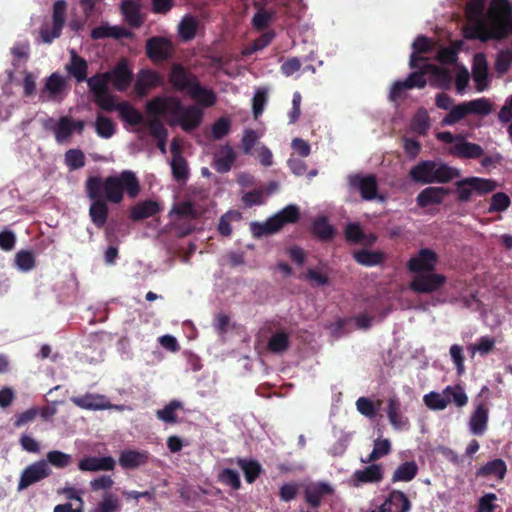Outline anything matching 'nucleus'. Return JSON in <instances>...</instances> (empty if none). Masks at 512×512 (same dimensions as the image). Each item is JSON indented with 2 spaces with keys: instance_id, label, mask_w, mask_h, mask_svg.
Masks as SVG:
<instances>
[{
  "instance_id": "1",
  "label": "nucleus",
  "mask_w": 512,
  "mask_h": 512,
  "mask_svg": "<svg viewBox=\"0 0 512 512\" xmlns=\"http://www.w3.org/2000/svg\"><path fill=\"white\" fill-rule=\"evenodd\" d=\"M148 108L154 114H171L185 132L196 129L203 119V112L199 107L183 106L176 97H154L148 101Z\"/></svg>"
},
{
  "instance_id": "2",
  "label": "nucleus",
  "mask_w": 512,
  "mask_h": 512,
  "mask_svg": "<svg viewBox=\"0 0 512 512\" xmlns=\"http://www.w3.org/2000/svg\"><path fill=\"white\" fill-rule=\"evenodd\" d=\"M99 180V187L104 191L105 198L111 203L119 204L124 198V193L131 199L138 197L141 186L136 174L131 170H123L118 175L106 178L90 176Z\"/></svg>"
},
{
  "instance_id": "3",
  "label": "nucleus",
  "mask_w": 512,
  "mask_h": 512,
  "mask_svg": "<svg viewBox=\"0 0 512 512\" xmlns=\"http://www.w3.org/2000/svg\"><path fill=\"white\" fill-rule=\"evenodd\" d=\"M410 178L421 184L448 183L460 176L458 169L447 164H437L432 160H424L413 166L409 171Z\"/></svg>"
},
{
  "instance_id": "4",
  "label": "nucleus",
  "mask_w": 512,
  "mask_h": 512,
  "mask_svg": "<svg viewBox=\"0 0 512 512\" xmlns=\"http://www.w3.org/2000/svg\"><path fill=\"white\" fill-rule=\"evenodd\" d=\"M85 192L92 201L89 207V216L91 222L97 228H103L109 215L108 200L105 198L104 191L99 187V180L88 177L85 181Z\"/></svg>"
},
{
  "instance_id": "5",
  "label": "nucleus",
  "mask_w": 512,
  "mask_h": 512,
  "mask_svg": "<svg viewBox=\"0 0 512 512\" xmlns=\"http://www.w3.org/2000/svg\"><path fill=\"white\" fill-rule=\"evenodd\" d=\"M495 188V181L479 177H468L456 182L457 197L460 202H468L473 193L482 195L492 192Z\"/></svg>"
},
{
  "instance_id": "6",
  "label": "nucleus",
  "mask_w": 512,
  "mask_h": 512,
  "mask_svg": "<svg viewBox=\"0 0 512 512\" xmlns=\"http://www.w3.org/2000/svg\"><path fill=\"white\" fill-rule=\"evenodd\" d=\"M145 52L153 63H162L173 58L175 45L167 37L152 36L146 40Z\"/></svg>"
},
{
  "instance_id": "7",
  "label": "nucleus",
  "mask_w": 512,
  "mask_h": 512,
  "mask_svg": "<svg viewBox=\"0 0 512 512\" xmlns=\"http://www.w3.org/2000/svg\"><path fill=\"white\" fill-rule=\"evenodd\" d=\"M92 78L105 82L108 86L112 82L114 88L119 92H124L130 86L133 79V74L128 68L127 63L123 60L116 64V66L109 72L97 73Z\"/></svg>"
},
{
  "instance_id": "8",
  "label": "nucleus",
  "mask_w": 512,
  "mask_h": 512,
  "mask_svg": "<svg viewBox=\"0 0 512 512\" xmlns=\"http://www.w3.org/2000/svg\"><path fill=\"white\" fill-rule=\"evenodd\" d=\"M447 282L443 274L426 272L414 275L409 288L416 294H430L439 291Z\"/></svg>"
},
{
  "instance_id": "9",
  "label": "nucleus",
  "mask_w": 512,
  "mask_h": 512,
  "mask_svg": "<svg viewBox=\"0 0 512 512\" xmlns=\"http://www.w3.org/2000/svg\"><path fill=\"white\" fill-rule=\"evenodd\" d=\"M198 80L197 75L182 64L173 63L171 65L168 74V81L175 91L186 92L188 94Z\"/></svg>"
},
{
  "instance_id": "10",
  "label": "nucleus",
  "mask_w": 512,
  "mask_h": 512,
  "mask_svg": "<svg viewBox=\"0 0 512 512\" xmlns=\"http://www.w3.org/2000/svg\"><path fill=\"white\" fill-rule=\"evenodd\" d=\"M51 474V469L45 460H40L28 465L22 472L19 482L18 490H24L35 484Z\"/></svg>"
},
{
  "instance_id": "11",
  "label": "nucleus",
  "mask_w": 512,
  "mask_h": 512,
  "mask_svg": "<svg viewBox=\"0 0 512 512\" xmlns=\"http://www.w3.org/2000/svg\"><path fill=\"white\" fill-rule=\"evenodd\" d=\"M349 186L357 189L365 201H372L378 196V181L374 174H353L349 176Z\"/></svg>"
},
{
  "instance_id": "12",
  "label": "nucleus",
  "mask_w": 512,
  "mask_h": 512,
  "mask_svg": "<svg viewBox=\"0 0 512 512\" xmlns=\"http://www.w3.org/2000/svg\"><path fill=\"white\" fill-rule=\"evenodd\" d=\"M87 85L94 95L95 103L104 111L112 112L119 109V104L115 102L114 96L108 91V86L105 82H101L90 77L87 80Z\"/></svg>"
},
{
  "instance_id": "13",
  "label": "nucleus",
  "mask_w": 512,
  "mask_h": 512,
  "mask_svg": "<svg viewBox=\"0 0 512 512\" xmlns=\"http://www.w3.org/2000/svg\"><path fill=\"white\" fill-rule=\"evenodd\" d=\"M438 262V255L430 248H422L416 256L411 257L407 262L410 272L420 274L433 272Z\"/></svg>"
},
{
  "instance_id": "14",
  "label": "nucleus",
  "mask_w": 512,
  "mask_h": 512,
  "mask_svg": "<svg viewBox=\"0 0 512 512\" xmlns=\"http://www.w3.org/2000/svg\"><path fill=\"white\" fill-rule=\"evenodd\" d=\"M333 493L334 489L330 484L325 482H316L305 487L303 496L304 501L308 504V506L317 511L323 499L332 495Z\"/></svg>"
},
{
  "instance_id": "15",
  "label": "nucleus",
  "mask_w": 512,
  "mask_h": 512,
  "mask_svg": "<svg viewBox=\"0 0 512 512\" xmlns=\"http://www.w3.org/2000/svg\"><path fill=\"white\" fill-rule=\"evenodd\" d=\"M65 88V78L55 72L46 78L44 87L41 89L40 96L44 98L45 95H47L48 100L59 102L64 98Z\"/></svg>"
},
{
  "instance_id": "16",
  "label": "nucleus",
  "mask_w": 512,
  "mask_h": 512,
  "mask_svg": "<svg viewBox=\"0 0 512 512\" xmlns=\"http://www.w3.org/2000/svg\"><path fill=\"white\" fill-rule=\"evenodd\" d=\"M44 128L54 133L57 143L66 142L74 132L72 127V119L68 116H62L56 124L53 118H48L44 123Z\"/></svg>"
},
{
  "instance_id": "17",
  "label": "nucleus",
  "mask_w": 512,
  "mask_h": 512,
  "mask_svg": "<svg viewBox=\"0 0 512 512\" xmlns=\"http://www.w3.org/2000/svg\"><path fill=\"white\" fill-rule=\"evenodd\" d=\"M472 75L477 91L482 92L488 88V64L483 53L475 54L472 64Z\"/></svg>"
},
{
  "instance_id": "18",
  "label": "nucleus",
  "mask_w": 512,
  "mask_h": 512,
  "mask_svg": "<svg viewBox=\"0 0 512 512\" xmlns=\"http://www.w3.org/2000/svg\"><path fill=\"white\" fill-rule=\"evenodd\" d=\"M120 13L126 23L132 28H139L144 22L139 1L123 0L120 4Z\"/></svg>"
},
{
  "instance_id": "19",
  "label": "nucleus",
  "mask_w": 512,
  "mask_h": 512,
  "mask_svg": "<svg viewBox=\"0 0 512 512\" xmlns=\"http://www.w3.org/2000/svg\"><path fill=\"white\" fill-rule=\"evenodd\" d=\"M448 194L449 189L447 188L430 186L423 189L417 195L416 202L421 208L428 207L429 205H439Z\"/></svg>"
},
{
  "instance_id": "20",
  "label": "nucleus",
  "mask_w": 512,
  "mask_h": 512,
  "mask_svg": "<svg viewBox=\"0 0 512 512\" xmlns=\"http://www.w3.org/2000/svg\"><path fill=\"white\" fill-rule=\"evenodd\" d=\"M488 407L479 403L472 412L469 420V430L473 435L482 436L488 427Z\"/></svg>"
},
{
  "instance_id": "21",
  "label": "nucleus",
  "mask_w": 512,
  "mask_h": 512,
  "mask_svg": "<svg viewBox=\"0 0 512 512\" xmlns=\"http://www.w3.org/2000/svg\"><path fill=\"white\" fill-rule=\"evenodd\" d=\"M115 467V460L111 456L96 457L88 456L82 458L78 463L81 471H111Z\"/></svg>"
},
{
  "instance_id": "22",
  "label": "nucleus",
  "mask_w": 512,
  "mask_h": 512,
  "mask_svg": "<svg viewBox=\"0 0 512 512\" xmlns=\"http://www.w3.org/2000/svg\"><path fill=\"white\" fill-rule=\"evenodd\" d=\"M67 73L72 76L77 83L87 82L88 62L79 56L75 50L70 51V61L65 67Z\"/></svg>"
},
{
  "instance_id": "23",
  "label": "nucleus",
  "mask_w": 512,
  "mask_h": 512,
  "mask_svg": "<svg viewBox=\"0 0 512 512\" xmlns=\"http://www.w3.org/2000/svg\"><path fill=\"white\" fill-rule=\"evenodd\" d=\"M507 473V465L501 458L488 461L476 470V476L481 478H494L502 481Z\"/></svg>"
},
{
  "instance_id": "24",
  "label": "nucleus",
  "mask_w": 512,
  "mask_h": 512,
  "mask_svg": "<svg viewBox=\"0 0 512 512\" xmlns=\"http://www.w3.org/2000/svg\"><path fill=\"white\" fill-rule=\"evenodd\" d=\"M134 34L122 26H110V25H100L92 29L91 38L93 40H99L104 38H113L116 40H120L123 38H132Z\"/></svg>"
},
{
  "instance_id": "25",
  "label": "nucleus",
  "mask_w": 512,
  "mask_h": 512,
  "mask_svg": "<svg viewBox=\"0 0 512 512\" xmlns=\"http://www.w3.org/2000/svg\"><path fill=\"white\" fill-rule=\"evenodd\" d=\"M409 512L411 509V502L406 494L400 490H393L390 492L387 500L381 505L382 512Z\"/></svg>"
},
{
  "instance_id": "26",
  "label": "nucleus",
  "mask_w": 512,
  "mask_h": 512,
  "mask_svg": "<svg viewBox=\"0 0 512 512\" xmlns=\"http://www.w3.org/2000/svg\"><path fill=\"white\" fill-rule=\"evenodd\" d=\"M148 460L149 453L147 451L127 449L121 452L119 465L123 469H136L147 464Z\"/></svg>"
},
{
  "instance_id": "27",
  "label": "nucleus",
  "mask_w": 512,
  "mask_h": 512,
  "mask_svg": "<svg viewBox=\"0 0 512 512\" xmlns=\"http://www.w3.org/2000/svg\"><path fill=\"white\" fill-rule=\"evenodd\" d=\"M451 154L458 158L477 159L484 154V150L479 144L468 142L461 137V139L452 146Z\"/></svg>"
},
{
  "instance_id": "28",
  "label": "nucleus",
  "mask_w": 512,
  "mask_h": 512,
  "mask_svg": "<svg viewBox=\"0 0 512 512\" xmlns=\"http://www.w3.org/2000/svg\"><path fill=\"white\" fill-rule=\"evenodd\" d=\"M162 76L150 69L141 70L138 74V79L135 84V89L140 95L146 94L148 89L162 85Z\"/></svg>"
},
{
  "instance_id": "29",
  "label": "nucleus",
  "mask_w": 512,
  "mask_h": 512,
  "mask_svg": "<svg viewBox=\"0 0 512 512\" xmlns=\"http://www.w3.org/2000/svg\"><path fill=\"white\" fill-rule=\"evenodd\" d=\"M387 417L394 429L400 430L407 426L408 419L403 416L401 402L397 397H390L387 400Z\"/></svg>"
},
{
  "instance_id": "30",
  "label": "nucleus",
  "mask_w": 512,
  "mask_h": 512,
  "mask_svg": "<svg viewBox=\"0 0 512 512\" xmlns=\"http://www.w3.org/2000/svg\"><path fill=\"white\" fill-rule=\"evenodd\" d=\"M160 206L156 201L145 200L136 203L130 210L132 221H140L158 214Z\"/></svg>"
},
{
  "instance_id": "31",
  "label": "nucleus",
  "mask_w": 512,
  "mask_h": 512,
  "mask_svg": "<svg viewBox=\"0 0 512 512\" xmlns=\"http://www.w3.org/2000/svg\"><path fill=\"white\" fill-rule=\"evenodd\" d=\"M76 406L87 410H103L111 407L109 402H104V397L100 395L86 394L84 396H75L71 398Z\"/></svg>"
},
{
  "instance_id": "32",
  "label": "nucleus",
  "mask_w": 512,
  "mask_h": 512,
  "mask_svg": "<svg viewBox=\"0 0 512 512\" xmlns=\"http://www.w3.org/2000/svg\"><path fill=\"white\" fill-rule=\"evenodd\" d=\"M188 95L205 108L214 106L217 100L215 92L212 89L202 86L199 80L194 87H192Z\"/></svg>"
},
{
  "instance_id": "33",
  "label": "nucleus",
  "mask_w": 512,
  "mask_h": 512,
  "mask_svg": "<svg viewBox=\"0 0 512 512\" xmlns=\"http://www.w3.org/2000/svg\"><path fill=\"white\" fill-rule=\"evenodd\" d=\"M290 347V333L285 330L276 331L268 340L267 348L274 354H282Z\"/></svg>"
},
{
  "instance_id": "34",
  "label": "nucleus",
  "mask_w": 512,
  "mask_h": 512,
  "mask_svg": "<svg viewBox=\"0 0 512 512\" xmlns=\"http://www.w3.org/2000/svg\"><path fill=\"white\" fill-rule=\"evenodd\" d=\"M312 233L318 240L327 242L333 239L335 228L329 223L327 217L322 216L313 222Z\"/></svg>"
},
{
  "instance_id": "35",
  "label": "nucleus",
  "mask_w": 512,
  "mask_h": 512,
  "mask_svg": "<svg viewBox=\"0 0 512 512\" xmlns=\"http://www.w3.org/2000/svg\"><path fill=\"white\" fill-rule=\"evenodd\" d=\"M221 154L215 158L213 166L217 172L224 174L231 170L236 160V154L228 144L222 148Z\"/></svg>"
},
{
  "instance_id": "36",
  "label": "nucleus",
  "mask_w": 512,
  "mask_h": 512,
  "mask_svg": "<svg viewBox=\"0 0 512 512\" xmlns=\"http://www.w3.org/2000/svg\"><path fill=\"white\" fill-rule=\"evenodd\" d=\"M353 476L361 483H377L383 479V472L380 465L371 464L364 469L356 470Z\"/></svg>"
},
{
  "instance_id": "37",
  "label": "nucleus",
  "mask_w": 512,
  "mask_h": 512,
  "mask_svg": "<svg viewBox=\"0 0 512 512\" xmlns=\"http://www.w3.org/2000/svg\"><path fill=\"white\" fill-rule=\"evenodd\" d=\"M418 473V465L415 461H406L399 465L392 475V482H410Z\"/></svg>"
},
{
  "instance_id": "38",
  "label": "nucleus",
  "mask_w": 512,
  "mask_h": 512,
  "mask_svg": "<svg viewBox=\"0 0 512 512\" xmlns=\"http://www.w3.org/2000/svg\"><path fill=\"white\" fill-rule=\"evenodd\" d=\"M118 111L122 120L132 126L144 125L146 121L142 113L128 102L119 103Z\"/></svg>"
},
{
  "instance_id": "39",
  "label": "nucleus",
  "mask_w": 512,
  "mask_h": 512,
  "mask_svg": "<svg viewBox=\"0 0 512 512\" xmlns=\"http://www.w3.org/2000/svg\"><path fill=\"white\" fill-rule=\"evenodd\" d=\"M236 463L242 469L245 480L249 484L254 483L262 472V466L256 460L238 458Z\"/></svg>"
},
{
  "instance_id": "40",
  "label": "nucleus",
  "mask_w": 512,
  "mask_h": 512,
  "mask_svg": "<svg viewBox=\"0 0 512 512\" xmlns=\"http://www.w3.org/2000/svg\"><path fill=\"white\" fill-rule=\"evenodd\" d=\"M146 112L149 115V119L145 121L144 126L150 130L152 137L155 139L167 138L168 131L160 120L162 114L152 113L148 108V103L146 104Z\"/></svg>"
},
{
  "instance_id": "41",
  "label": "nucleus",
  "mask_w": 512,
  "mask_h": 512,
  "mask_svg": "<svg viewBox=\"0 0 512 512\" xmlns=\"http://www.w3.org/2000/svg\"><path fill=\"white\" fill-rule=\"evenodd\" d=\"M199 23L192 15H185L178 25V34L180 38L187 42L195 38Z\"/></svg>"
},
{
  "instance_id": "42",
  "label": "nucleus",
  "mask_w": 512,
  "mask_h": 512,
  "mask_svg": "<svg viewBox=\"0 0 512 512\" xmlns=\"http://www.w3.org/2000/svg\"><path fill=\"white\" fill-rule=\"evenodd\" d=\"M353 257L356 262L367 267L379 265L385 260V256L382 252L370 251L366 249L355 252Z\"/></svg>"
},
{
  "instance_id": "43",
  "label": "nucleus",
  "mask_w": 512,
  "mask_h": 512,
  "mask_svg": "<svg viewBox=\"0 0 512 512\" xmlns=\"http://www.w3.org/2000/svg\"><path fill=\"white\" fill-rule=\"evenodd\" d=\"M423 401L425 405L431 410H444L449 403H451V398L446 396L443 392H430L423 397Z\"/></svg>"
},
{
  "instance_id": "44",
  "label": "nucleus",
  "mask_w": 512,
  "mask_h": 512,
  "mask_svg": "<svg viewBox=\"0 0 512 512\" xmlns=\"http://www.w3.org/2000/svg\"><path fill=\"white\" fill-rule=\"evenodd\" d=\"M172 175L178 182H185L188 178L187 161L181 154H175L171 161Z\"/></svg>"
},
{
  "instance_id": "45",
  "label": "nucleus",
  "mask_w": 512,
  "mask_h": 512,
  "mask_svg": "<svg viewBox=\"0 0 512 512\" xmlns=\"http://www.w3.org/2000/svg\"><path fill=\"white\" fill-rule=\"evenodd\" d=\"M469 114L467 103L463 102L453 106L449 113L442 119L441 124L444 126H452L462 120Z\"/></svg>"
},
{
  "instance_id": "46",
  "label": "nucleus",
  "mask_w": 512,
  "mask_h": 512,
  "mask_svg": "<svg viewBox=\"0 0 512 512\" xmlns=\"http://www.w3.org/2000/svg\"><path fill=\"white\" fill-rule=\"evenodd\" d=\"M430 127V117L427 110L419 109L411 121V128L419 135H425Z\"/></svg>"
},
{
  "instance_id": "47",
  "label": "nucleus",
  "mask_w": 512,
  "mask_h": 512,
  "mask_svg": "<svg viewBox=\"0 0 512 512\" xmlns=\"http://www.w3.org/2000/svg\"><path fill=\"white\" fill-rule=\"evenodd\" d=\"M489 14L495 19H502L512 14V6L508 0H491Z\"/></svg>"
},
{
  "instance_id": "48",
  "label": "nucleus",
  "mask_w": 512,
  "mask_h": 512,
  "mask_svg": "<svg viewBox=\"0 0 512 512\" xmlns=\"http://www.w3.org/2000/svg\"><path fill=\"white\" fill-rule=\"evenodd\" d=\"M120 509L121 505L118 497L112 493H106L97 507L90 510V512H119Z\"/></svg>"
},
{
  "instance_id": "49",
  "label": "nucleus",
  "mask_w": 512,
  "mask_h": 512,
  "mask_svg": "<svg viewBox=\"0 0 512 512\" xmlns=\"http://www.w3.org/2000/svg\"><path fill=\"white\" fill-rule=\"evenodd\" d=\"M14 261L15 266L23 272L32 270L36 265L35 256L29 250L18 251L15 255Z\"/></svg>"
},
{
  "instance_id": "50",
  "label": "nucleus",
  "mask_w": 512,
  "mask_h": 512,
  "mask_svg": "<svg viewBox=\"0 0 512 512\" xmlns=\"http://www.w3.org/2000/svg\"><path fill=\"white\" fill-rule=\"evenodd\" d=\"M182 408L181 402L177 400H172L169 404H167L163 409L157 410L156 416L159 420H162L166 423H176L177 416L176 410Z\"/></svg>"
},
{
  "instance_id": "51",
  "label": "nucleus",
  "mask_w": 512,
  "mask_h": 512,
  "mask_svg": "<svg viewBox=\"0 0 512 512\" xmlns=\"http://www.w3.org/2000/svg\"><path fill=\"white\" fill-rule=\"evenodd\" d=\"M497 495L494 493H486L478 500L476 512H502L501 506L496 504Z\"/></svg>"
},
{
  "instance_id": "52",
  "label": "nucleus",
  "mask_w": 512,
  "mask_h": 512,
  "mask_svg": "<svg viewBox=\"0 0 512 512\" xmlns=\"http://www.w3.org/2000/svg\"><path fill=\"white\" fill-rule=\"evenodd\" d=\"M95 128L97 134L105 139L111 138L116 130L113 121L110 118L102 115H98L95 122Z\"/></svg>"
},
{
  "instance_id": "53",
  "label": "nucleus",
  "mask_w": 512,
  "mask_h": 512,
  "mask_svg": "<svg viewBox=\"0 0 512 512\" xmlns=\"http://www.w3.org/2000/svg\"><path fill=\"white\" fill-rule=\"evenodd\" d=\"M469 114L485 116L491 113L492 105L487 98H478L466 102Z\"/></svg>"
},
{
  "instance_id": "54",
  "label": "nucleus",
  "mask_w": 512,
  "mask_h": 512,
  "mask_svg": "<svg viewBox=\"0 0 512 512\" xmlns=\"http://www.w3.org/2000/svg\"><path fill=\"white\" fill-rule=\"evenodd\" d=\"M443 393L451 398V402L455 403L457 407H463L468 403V397L460 385L447 386Z\"/></svg>"
},
{
  "instance_id": "55",
  "label": "nucleus",
  "mask_w": 512,
  "mask_h": 512,
  "mask_svg": "<svg viewBox=\"0 0 512 512\" xmlns=\"http://www.w3.org/2000/svg\"><path fill=\"white\" fill-rule=\"evenodd\" d=\"M47 463H50L56 468H66L72 462L70 454H66L59 450H52L47 453Z\"/></svg>"
},
{
  "instance_id": "56",
  "label": "nucleus",
  "mask_w": 512,
  "mask_h": 512,
  "mask_svg": "<svg viewBox=\"0 0 512 512\" xmlns=\"http://www.w3.org/2000/svg\"><path fill=\"white\" fill-rule=\"evenodd\" d=\"M427 72H430V69H427L426 64H425L420 71H415V72L410 73L408 75V77L405 80H403L406 83V87H408L410 89L424 88L427 84V81L425 78V74Z\"/></svg>"
},
{
  "instance_id": "57",
  "label": "nucleus",
  "mask_w": 512,
  "mask_h": 512,
  "mask_svg": "<svg viewBox=\"0 0 512 512\" xmlns=\"http://www.w3.org/2000/svg\"><path fill=\"white\" fill-rule=\"evenodd\" d=\"M65 163L70 170H77L85 165V155L80 149H70L65 153Z\"/></svg>"
},
{
  "instance_id": "58",
  "label": "nucleus",
  "mask_w": 512,
  "mask_h": 512,
  "mask_svg": "<svg viewBox=\"0 0 512 512\" xmlns=\"http://www.w3.org/2000/svg\"><path fill=\"white\" fill-rule=\"evenodd\" d=\"M67 3L65 0H57L53 4L52 22L56 30L64 27L66 19Z\"/></svg>"
},
{
  "instance_id": "59",
  "label": "nucleus",
  "mask_w": 512,
  "mask_h": 512,
  "mask_svg": "<svg viewBox=\"0 0 512 512\" xmlns=\"http://www.w3.org/2000/svg\"><path fill=\"white\" fill-rule=\"evenodd\" d=\"M284 226L283 220L278 214L269 218L265 223L258 225L257 235H269L279 231Z\"/></svg>"
},
{
  "instance_id": "60",
  "label": "nucleus",
  "mask_w": 512,
  "mask_h": 512,
  "mask_svg": "<svg viewBox=\"0 0 512 512\" xmlns=\"http://www.w3.org/2000/svg\"><path fill=\"white\" fill-rule=\"evenodd\" d=\"M366 234L357 222L349 223L345 228V238L353 244H361Z\"/></svg>"
},
{
  "instance_id": "61",
  "label": "nucleus",
  "mask_w": 512,
  "mask_h": 512,
  "mask_svg": "<svg viewBox=\"0 0 512 512\" xmlns=\"http://www.w3.org/2000/svg\"><path fill=\"white\" fill-rule=\"evenodd\" d=\"M510 198L504 192H497L491 197L488 211L490 213L505 211L510 206Z\"/></svg>"
},
{
  "instance_id": "62",
  "label": "nucleus",
  "mask_w": 512,
  "mask_h": 512,
  "mask_svg": "<svg viewBox=\"0 0 512 512\" xmlns=\"http://www.w3.org/2000/svg\"><path fill=\"white\" fill-rule=\"evenodd\" d=\"M512 64V51L511 50H502L497 54V58L495 61V70L496 72L502 76L508 72L510 66Z\"/></svg>"
},
{
  "instance_id": "63",
  "label": "nucleus",
  "mask_w": 512,
  "mask_h": 512,
  "mask_svg": "<svg viewBox=\"0 0 512 512\" xmlns=\"http://www.w3.org/2000/svg\"><path fill=\"white\" fill-rule=\"evenodd\" d=\"M219 480L234 490H238L241 487V481L238 472L230 468H225L221 471L219 474Z\"/></svg>"
},
{
  "instance_id": "64",
  "label": "nucleus",
  "mask_w": 512,
  "mask_h": 512,
  "mask_svg": "<svg viewBox=\"0 0 512 512\" xmlns=\"http://www.w3.org/2000/svg\"><path fill=\"white\" fill-rule=\"evenodd\" d=\"M231 129V122L228 118L221 117L212 125V136L215 140L225 137Z\"/></svg>"
}]
</instances>
